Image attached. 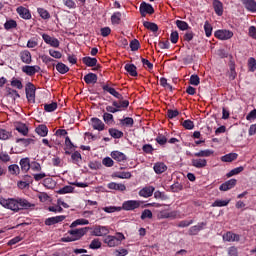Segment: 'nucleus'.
<instances>
[{
  "label": "nucleus",
  "mask_w": 256,
  "mask_h": 256,
  "mask_svg": "<svg viewBox=\"0 0 256 256\" xmlns=\"http://www.w3.org/2000/svg\"><path fill=\"white\" fill-rule=\"evenodd\" d=\"M0 205H2V207H4L5 209H10V211H14V213H19V211L23 209H31V207H35V204L23 198L0 199Z\"/></svg>",
  "instance_id": "obj_1"
},
{
  "label": "nucleus",
  "mask_w": 256,
  "mask_h": 256,
  "mask_svg": "<svg viewBox=\"0 0 256 256\" xmlns=\"http://www.w3.org/2000/svg\"><path fill=\"white\" fill-rule=\"evenodd\" d=\"M123 240H125V235H123L121 232H118L116 236H106L104 238V243L108 245V247H117Z\"/></svg>",
  "instance_id": "obj_2"
},
{
  "label": "nucleus",
  "mask_w": 256,
  "mask_h": 256,
  "mask_svg": "<svg viewBox=\"0 0 256 256\" xmlns=\"http://www.w3.org/2000/svg\"><path fill=\"white\" fill-rule=\"evenodd\" d=\"M112 85H114L111 82H106L105 84L102 85V89L105 93H109L110 95H112V97H115L116 99H118V101H121L123 99V95L121 93H119L117 90H115V88L112 87Z\"/></svg>",
  "instance_id": "obj_3"
},
{
  "label": "nucleus",
  "mask_w": 256,
  "mask_h": 256,
  "mask_svg": "<svg viewBox=\"0 0 256 256\" xmlns=\"http://www.w3.org/2000/svg\"><path fill=\"white\" fill-rule=\"evenodd\" d=\"M35 91L37 88L31 82H28L25 87V93L28 103H35Z\"/></svg>",
  "instance_id": "obj_4"
},
{
  "label": "nucleus",
  "mask_w": 256,
  "mask_h": 256,
  "mask_svg": "<svg viewBox=\"0 0 256 256\" xmlns=\"http://www.w3.org/2000/svg\"><path fill=\"white\" fill-rule=\"evenodd\" d=\"M141 207V201L138 200H127L124 201L121 207V211H135Z\"/></svg>",
  "instance_id": "obj_5"
},
{
  "label": "nucleus",
  "mask_w": 256,
  "mask_h": 256,
  "mask_svg": "<svg viewBox=\"0 0 256 256\" xmlns=\"http://www.w3.org/2000/svg\"><path fill=\"white\" fill-rule=\"evenodd\" d=\"M89 227L79 228V229H72L68 231V234L74 238V241H79L82 237L87 235V231Z\"/></svg>",
  "instance_id": "obj_6"
},
{
  "label": "nucleus",
  "mask_w": 256,
  "mask_h": 256,
  "mask_svg": "<svg viewBox=\"0 0 256 256\" xmlns=\"http://www.w3.org/2000/svg\"><path fill=\"white\" fill-rule=\"evenodd\" d=\"M216 39H220V41H227L233 37V31L231 30H217L214 33Z\"/></svg>",
  "instance_id": "obj_7"
},
{
  "label": "nucleus",
  "mask_w": 256,
  "mask_h": 256,
  "mask_svg": "<svg viewBox=\"0 0 256 256\" xmlns=\"http://www.w3.org/2000/svg\"><path fill=\"white\" fill-rule=\"evenodd\" d=\"M153 13H155L153 5L147 2H142L140 4V14L142 15V17H145L146 15H153Z\"/></svg>",
  "instance_id": "obj_8"
},
{
  "label": "nucleus",
  "mask_w": 256,
  "mask_h": 256,
  "mask_svg": "<svg viewBox=\"0 0 256 256\" xmlns=\"http://www.w3.org/2000/svg\"><path fill=\"white\" fill-rule=\"evenodd\" d=\"M39 71H41V67L37 65H25L22 67V73H25L26 75H28V77H33V75H35V73H39Z\"/></svg>",
  "instance_id": "obj_9"
},
{
  "label": "nucleus",
  "mask_w": 256,
  "mask_h": 256,
  "mask_svg": "<svg viewBox=\"0 0 256 256\" xmlns=\"http://www.w3.org/2000/svg\"><path fill=\"white\" fill-rule=\"evenodd\" d=\"M113 107H115L117 113H119L120 111H125V109H127V107H129V100H114L112 102Z\"/></svg>",
  "instance_id": "obj_10"
},
{
  "label": "nucleus",
  "mask_w": 256,
  "mask_h": 256,
  "mask_svg": "<svg viewBox=\"0 0 256 256\" xmlns=\"http://www.w3.org/2000/svg\"><path fill=\"white\" fill-rule=\"evenodd\" d=\"M95 237H103V235H109V228L107 226H95L92 232Z\"/></svg>",
  "instance_id": "obj_11"
},
{
  "label": "nucleus",
  "mask_w": 256,
  "mask_h": 256,
  "mask_svg": "<svg viewBox=\"0 0 256 256\" xmlns=\"http://www.w3.org/2000/svg\"><path fill=\"white\" fill-rule=\"evenodd\" d=\"M206 226H207V222H200L197 225H194L189 228L188 235H191V236L199 235V232L203 231V229H205Z\"/></svg>",
  "instance_id": "obj_12"
},
{
  "label": "nucleus",
  "mask_w": 256,
  "mask_h": 256,
  "mask_svg": "<svg viewBox=\"0 0 256 256\" xmlns=\"http://www.w3.org/2000/svg\"><path fill=\"white\" fill-rule=\"evenodd\" d=\"M92 129L95 131H105V123L101 119L94 117L90 119Z\"/></svg>",
  "instance_id": "obj_13"
},
{
  "label": "nucleus",
  "mask_w": 256,
  "mask_h": 256,
  "mask_svg": "<svg viewBox=\"0 0 256 256\" xmlns=\"http://www.w3.org/2000/svg\"><path fill=\"white\" fill-rule=\"evenodd\" d=\"M42 39L47 45H50V47L57 48L60 45L59 39L53 38L49 34H42Z\"/></svg>",
  "instance_id": "obj_14"
},
{
  "label": "nucleus",
  "mask_w": 256,
  "mask_h": 256,
  "mask_svg": "<svg viewBox=\"0 0 256 256\" xmlns=\"http://www.w3.org/2000/svg\"><path fill=\"white\" fill-rule=\"evenodd\" d=\"M66 218L67 217L65 215L54 216V217L47 218L44 223L48 227H51V225H57V223H61L65 221Z\"/></svg>",
  "instance_id": "obj_15"
},
{
  "label": "nucleus",
  "mask_w": 256,
  "mask_h": 256,
  "mask_svg": "<svg viewBox=\"0 0 256 256\" xmlns=\"http://www.w3.org/2000/svg\"><path fill=\"white\" fill-rule=\"evenodd\" d=\"M19 57L22 61V63H25L26 65H31L33 63V58L31 56V52L29 50H23L20 52Z\"/></svg>",
  "instance_id": "obj_16"
},
{
  "label": "nucleus",
  "mask_w": 256,
  "mask_h": 256,
  "mask_svg": "<svg viewBox=\"0 0 256 256\" xmlns=\"http://www.w3.org/2000/svg\"><path fill=\"white\" fill-rule=\"evenodd\" d=\"M153 193H155V187L153 186H146L144 188H142L139 191V196L140 197H144L145 199L152 197Z\"/></svg>",
  "instance_id": "obj_17"
},
{
  "label": "nucleus",
  "mask_w": 256,
  "mask_h": 256,
  "mask_svg": "<svg viewBox=\"0 0 256 256\" xmlns=\"http://www.w3.org/2000/svg\"><path fill=\"white\" fill-rule=\"evenodd\" d=\"M242 5L250 13H256V1L255 0H240Z\"/></svg>",
  "instance_id": "obj_18"
},
{
  "label": "nucleus",
  "mask_w": 256,
  "mask_h": 256,
  "mask_svg": "<svg viewBox=\"0 0 256 256\" xmlns=\"http://www.w3.org/2000/svg\"><path fill=\"white\" fill-rule=\"evenodd\" d=\"M158 219H177V211L162 210L158 213Z\"/></svg>",
  "instance_id": "obj_19"
},
{
  "label": "nucleus",
  "mask_w": 256,
  "mask_h": 256,
  "mask_svg": "<svg viewBox=\"0 0 256 256\" xmlns=\"http://www.w3.org/2000/svg\"><path fill=\"white\" fill-rule=\"evenodd\" d=\"M110 155L112 159H114V161H117L118 163H125V161H127V155H125L123 152L112 151Z\"/></svg>",
  "instance_id": "obj_20"
},
{
  "label": "nucleus",
  "mask_w": 256,
  "mask_h": 256,
  "mask_svg": "<svg viewBox=\"0 0 256 256\" xmlns=\"http://www.w3.org/2000/svg\"><path fill=\"white\" fill-rule=\"evenodd\" d=\"M237 185V180L236 179H230L226 182H224L222 185H220L219 189L220 191H229L233 189Z\"/></svg>",
  "instance_id": "obj_21"
},
{
  "label": "nucleus",
  "mask_w": 256,
  "mask_h": 256,
  "mask_svg": "<svg viewBox=\"0 0 256 256\" xmlns=\"http://www.w3.org/2000/svg\"><path fill=\"white\" fill-rule=\"evenodd\" d=\"M192 167H195L196 169H204V167H207V159H204V158L192 159Z\"/></svg>",
  "instance_id": "obj_22"
},
{
  "label": "nucleus",
  "mask_w": 256,
  "mask_h": 256,
  "mask_svg": "<svg viewBox=\"0 0 256 256\" xmlns=\"http://www.w3.org/2000/svg\"><path fill=\"white\" fill-rule=\"evenodd\" d=\"M19 17H21L22 19H31V12L29 11V9L23 7V6H20L16 9Z\"/></svg>",
  "instance_id": "obj_23"
},
{
  "label": "nucleus",
  "mask_w": 256,
  "mask_h": 256,
  "mask_svg": "<svg viewBox=\"0 0 256 256\" xmlns=\"http://www.w3.org/2000/svg\"><path fill=\"white\" fill-rule=\"evenodd\" d=\"M153 170L156 175H161L167 171V165L163 162H156L153 166Z\"/></svg>",
  "instance_id": "obj_24"
},
{
  "label": "nucleus",
  "mask_w": 256,
  "mask_h": 256,
  "mask_svg": "<svg viewBox=\"0 0 256 256\" xmlns=\"http://www.w3.org/2000/svg\"><path fill=\"white\" fill-rule=\"evenodd\" d=\"M98 77L97 74L90 72L84 76V82L86 85H95L97 83Z\"/></svg>",
  "instance_id": "obj_25"
},
{
  "label": "nucleus",
  "mask_w": 256,
  "mask_h": 256,
  "mask_svg": "<svg viewBox=\"0 0 256 256\" xmlns=\"http://www.w3.org/2000/svg\"><path fill=\"white\" fill-rule=\"evenodd\" d=\"M15 129L18 131V133H21V135L26 136L29 133V127L25 123L16 122L15 123Z\"/></svg>",
  "instance_id": "obj_26"
},
{
  "label": "nucleus",
  "mask_w": 256,
  "mask_h": 256,
  "mask_svg": "<svg viewBox=\"0 0 256 256\" xmlns=\"http://www.w3.org/2000/svg\"><path fill=\"white\" fill-rule=\"evenodd\" d=\"M119 123H120L121 127H127L129 129H131V127H133V125H135V120H133L132 117H124L123 119L119 120Z\"/></svg>",
  "instance_id": "obj_27"
},
{
  "label": "nucleus",
  "mask_w": 256,
  "mask_h": 256,
  "mask_svg": "<svg viewBox=\"0 0 256 256\" xmlns=\"http://www.w3.org/2000/svg\"><path fill=\"white\" fill-rule=\"evenodd\" d=\"M65 146L66 148L65 150V155H71V149H77V146H75V144H73V142L71 141V138H69V136H66L65 138Z\"/></svg>",
  "instance_id": "obj_28"
},
{
  "label": "nucleus",
  "mask_w": 256,
  "mask_h": 256,
  "mask_svg": "<svg viewBox=\"0 0 256 256\" xmlns=\"http://www.w3.org/2000/svg\"><path fill=\"white\" fill-rule=\"evenodd\" d=\"M213 8H214L216 15H218V17H221V15H223V2L222 1L214 0Z\"/></svg>",
  "instance_id": "obj_29"
},
{
  "label": "nucleus",
  "mask_w": 256,
  "mask_h": 256,
  "mask_svg": "<svg viewBox=\"0 0 256 256\" xmlns=\"http://www.w3.org/2000/svg\"><path fill=\"white\" fill-rule=\"evenodd\" d=\"M20 167L24 173H27L31 169V160L29 158H22L20 160Z\"/></svg>",
  "instance_id": "obj_30"
},
{
  "label": "nucleus",
  "mask_w": 256,
  "mask_h": 256,
  "mask_svg": "<svg viewBox=\"0 0 256 256\" xmlns=\"http://www.w3.org/2000/svg\"><path fill=\"white\" fill-rule=\"evenodd\" d=\"M124 69L131 77H137L139 75V73H137V66H135V64H126Z\"/></svg>",
  "instance_id": "obj_31"
},
{
  "label": "nucleus",
  "mask_w": 256,
  "mask_h": 256,
  "mask_svg": "<svg viewBox=\"0 0 256 256\" xmlns=\"http://www.w3.org/2000/svg\"><path fill=\"white\" fill-rule=\"evenodd\" d=\"M123 17V14L119 11L114 12L110 18V21L112 25H121V18Z\"/></svg>",
  "instance_id": "obj_32"
},
{
  "label": "nucleus",
  "mask_w": 256,
  "mask_h": 256,
  "mask_svg": "<svg viewBox=\"0 0 256 256\" xmlns=\"http://www.w3.org/2000/svg\"><path fill=\"white\" fill-rule=\"evenodd\" d=\"M108 189H112L114 191H126L127 186H125V184L111 182L108 184Z\"/></svg>",
  "instance_id": "obj_33"
},
{
  "label": "nucleus",
  "mask_w": 256,
  "mask_h": 256,
  "mask_svg": "<svg viewBox=\"0 0 256 256\" xmlns=\"http://www.w3.org/2000/svg\"><path fill=\"white\" fill-rule=\"evenodd\" d=\"M71 161L74 165H79L81 161H83V158L81 156V153L79 151H71Z\"/></svg>",
  "instance_id": "obj_34"
},
{
  "label": "nucleus",
  "mask_w": 256,
  "mask_h": 256,
  "mask_svg": "<svg viewBox=\"0 0 256 256\" xmlns=\"http://www.w3.org/2000/svg\"><path fill=\"white\" fill-rule=\"evenodd\" d=\"M237 157H239V154L237 153H229L221 157V161L223 163H232V161L237 160Z\"/></svg>",
  "instance_id": "obj_35"
},
{
  "label": "nucleus",
  "mask_w": 256,
  "mask_h": 256,
  "mask_svg": "<svg viewBox=\"0 0 256 256\" xmlns=\"http://www.w3.org/2000/svg\"><path fill=\"white\" fill-rule=\"evenodd\" d=\"M82 63H84L86 67H95L97 65V58L86 56L82 58Z\"/></svg>",
  "instance_id": "obj_36"
},
{
  "label": "nucleus",
  "mask_w": 256,
  "mask_h": 256,
  "mask_svg": "<svg viewBox=\"0 0 256 256\" xmlns=\"http://www.w3.org/2000/svg\"><path fill=\"white\" fill-rule=\"evenodd\" d=\"M143 26L145 27V29L152 31V33H157L159 31V26H157V24L153 22L144 21Z\"/></svg>",
  "instance_id": "obj_37"
},
{
  "label": "nucleus",
  "mask_w": 256,
  "mask_h": 256,
  "mask_svg": "<svg viewBox=\"0 0 256 256\" xmlns=\"http://www.w3.org/2000/svg\"><path fill=\"white\" fill-rule=\"evenodd\" d=\"M108 133H109V135H111L112 136V138L113 139H122V137H123V131H120L119 129H117V128H110L109 130H108Z\"/></svg>",
  "instance_id": "obj_38"
},
{
  "label": "nucleus",
  "mask_w": 256,
  "mask_h": 256,
  "mask_svg": "<svg viewBox=\"0 0 256 256\" xmlns=\"http://www.w3.org/2000/svg\"><path fill=\"white\" fill-rule=\"evenodd\" d=\"M36 133L40 135V137H47L49 133V128H47V125L41 124L38 127H36Z\"/></svg>",
  "instance_id": "obj_39"
},
{
  "label": "nucleus",
  "mask_w": 256,
  "mask_h": 256,
  "mask_svg": "<svg viewBox=\"0 0 256 256\" xmlns=\"http://www.w3.org/2000/svg\"><path fill=\"white\" fill-rule=\"evenodd\" d=\"M102 119L106 125H113V123H115V118L113 117V114L109 112H105L102 116Z\"/></svg>",
  "instance_id": "obj_40"
},
{
  "label": "nucleus",
  "mask_w": 256,
  "mask_h": 256,
  "mask_svg": "<svg viewBox=\"0 0 256 256\" xmlns=\"http://www.w3.org/2000/svg\"><path fill=\"white\" fill-rule=\"evenodd\" d=\"M214 151L213 150H200L199 152H196L194 154H191L193 157H211L213 155Z\"/></svg>",
  "instance_id": "obj_41"
},
{
  "label": "nucleus",
  "mask_w": 256,
  "mask_h": 256,
  "mask_svg": "<svg viewBox=\"0 0 256 256\" xmlns=\"http://www.w3.org/2000/svg\"><path fill=\"white\" fill-rule=\"evenodd\" d=\"M223 240L228 242L239 241V235L233 232H227L226 234L223 235Z\"/></svg>",
  "instance_id": "obj_42"
},
{
  "label": "nucleus",
  "mask_w": 256,
  "mask_h": 256,
  "mask_svg": "<svg viewBox=\"0 0 256 256\" xmlns=\"http://www.w3.org/2000/svg\"><path fill=\"white\" fill-rule=\"evenodd\" d=\"M56 71H58V73H60L61 75H65V73H69V67L63 64V62H59L56 65Z\"/></svg>",
  "instance_id": "obj_43"
},
{
  "label": "nucleus",
  "mask_w": 256,
  "mask_h": 256,
  "mask_svg": "<svg viewBox=\"0 0 256 256\" xmlns=\"http://www.w3.org/2000/svg\"><path fill=\"white\" fill-rule=\"evenodd\" d=\"M12 137H13V133L11 131L0 129V139L2 141H7V139H11Z\"/></svg>",
  "instance_id": "obj_44"
},
{
  "label": "nucleus",
  "mask_w": 256,
  "mask_h": 256,
  "mask_svg": "<svg viewBox=\"0 0 256 256\" xmlns=\"http://www.w3.org/2000/svg\"><path fill=\"white\" fill-rule=\"evenodd\" d=\"M4 29H6V31H9L11 29H17V21L13 19L7 20L4 23Z\"/></svg>",
  "instance_id": "obj_45"
},
{
  "label": "nucleus",
  "mask_w": 256,
  "mask_h": 256,
  "mask_svg": "<svg viewBox=\"0 0 256 256\" xmlns=\"http://www.w3.org/2000/svg\"><path fill=\"white\" fill-rule=\"evenodd\" d=\"M194 59H195V55H193V54L186 53L182 56V61H183L184 65H191V63H193Z\"/></svg>",
  "instance_id": "obj_46"
},
{
  "label": "nucleus",
  "mask_w": 256,
  "mask_h": 256,
  "mask_svg": "<svg viewBox=\"0 0 256 256\" xmlns=\"http://www.w3.org/2000/svg\"><path fill=\"white\" fill-rule=\"evenodd\" d=\"M230 201L231 200H219V199H217L212 203L211 207H227L229 205Z\"/></svg>",
  "instance_id": "obj_47"
},
{
  "label": "nucleus",
  "mask_w": 256,
  "mask_h": 256,
  "mask_svg": "<svg viewBox=\"0 0 256 256\" xmlns=\"http://www.w3.org/2000/svg\"><path fill=\"white\" fill-rule=\"evenodd\" d=\"M117 179H131V172H116L112 175Z\"/></svg>",
  "instance_id": "obj_48"
},
{
  "label": "nucleus",
  "mask_w": 256,
  "mask_h": 256,
  "mask_svg": "<svg viewBox=\"0 0 256 256\" xmlns=\"http://www.w3.org/2000/svg\"><path fill=\"white\" fill-rule=\"evenodd\" d=\"M43 185L46 189H55V180L52 178H45L43 180Z\"/></svg>",
  "instance_id": "obj_49"
},
{
  "label": "nucleus",
  "mask_w": 256,
  "mask_h": 256,
  "mask_svg": "<svg viewBox=\"0 0 256 256\" xmlns=\"http://www.w3.org/2000/svg\"><path fill=\"white\" fill-rule=\"evenodd\" d=\"M176 26L178 29H180V31H187L190 29L189 24L182 20H176Z\"/></svg>",
  "instance_id": "obj_50"
},
{
  "label": "nucleus",
  "mask_w": 256,
  "mask_h": 256,
  "mask_svg": "<svg viewBox=\"0 0 256 256\" xmlns=\"http://www.w3.org/2000/svg\"><path fill=\"white\" fill-rule=\"evenodd\" d=\"M77 225H89V220L83 218L77 219L71 223L70 228L73 229L77 227Z\"/></svg>",
  "instance_id": "obj_51"
},
{
  "label": "nucleus",
  "mask_w": 256,
  "mask_h": 256,
  "mask_svg": "<svg viewBox=\"0 0 256 256\" xmlns=\"http://www.w3.org/2000/svg\"><path fill=\"white\" fill-rule=\"evenodd\" d=\"M8 171L10 175H19V173L21 172V169L19 168V165L12 164L8 167Z\"/></svg>",
  "instance_id": "obj_52"
},
{
  "label": "nucleus",
  "mask_w": 256,
  "mask_h": 256,
  "mask_svg": "<svg viewBox=\"0 0 256 256\" xmlns=\"http://www.w3.org/2000/svg\"><path fill=\"white\" fill-rule=\"evenodd\" d=\"M204 31H205L206 37H211V35H213V26H211L209 21H206L204 23Z\"/></svg>",
  "instance_id": "obj_53"
},
{
  "label": "nucleus",
  "mask_w": 256,
  "mask_h": 256,
  "mask_svg": "<svg viewBox=\"0 0 256 256\" xmlns=\"http://www.w3.org/2000/svg\"><path fill=\"white\" fill-rule=\"evenodd\" d=\"M248 69L251 73H255L256 71V60L254 57H250L248 59Z\"/></svg>",
  "instance_id": "obj_54"
},
{
  "label": "nucleus",
  "mask_w": 256,
  "mask_h": 256,
  "mask_svg": "<svg viewBox=\"0 0 256 256\" xmlns=\"http://www.w3.org/2000/svg\"><path fill=\"white\" fill-rule=\"evenodd\" d=\"M181 125L182 127H184V129H187L188 131L195 129V123L189 119L182 122Z\"/></svg>",
  "instance_id": "obj_55"
},
{
  "label": "nucleus",
  "mask_w": 256,
  "mask_h": 256,
  "mask_svg": "<svg viewBox=\"0 0 256 256\" xmlns=\"http://www.w3.org/2000/svg\"><path fill=\"white\" fill-rule=\"evenodd\" d=\"M75 188L73 186H64L57 191L58 195H66V193H73Z\"/></svg>",
  "instance_id": "obj_56"
},
{
  "label": "nucleus",
  "mask_w": 256,
  "mask_h": 256,
  "mask_svg": "<svg viewBox=\"0 0 256 256\" xmlns=\"http://www.w3.org/2000/svg\"><path fill=\"white\" fill-rule=\"evenodd\" d=\"M37 12L42 19H51V14H49V11L45 10L44 8H38Z\"/></svg>",
  "instance_id": "obj_57"
},
{
  "label": "nucleus",
  "mask_w": 256,
  "mask_h": 256,
  "mask_svg": "<svg viewBox=\"0 0 256 256\" xmlns=\"http://www.w3.org/2000/svg\"><path fill=\"white\" fill-rule=\"evenodd\" d=\"M57 109V103L56 102H52L50 104H45L44 105V110L46 111V113H53V111H55Z\"/></svg>",
  "instance_id": "obj_58"
},
{
  "label": "nucleus",
  "mask_w": 256,
  "mask_h": 256,
  "mask_svg": "<svg viewBox=\"0 0 256 256\" xmlns=\"http://www.w3.org/2000/svg\"><path fill=\"white\" fill-rule=\"evenodd\" d=\"M140 219H142V221H145V219H153V212H151L149 209H145L142 212Z\"/></svg>",
  "instance_id": "obj_59"
},
{
  "label": "nucleus",
  "mask_w": 256,
  "mask_h": 256,
  "mask_svg": "<svg viewBox=\"0 0 256 256\" xmlns=\"http://www.w3.org/2000/svg\"><path fill=\"white\" fill-rule=\"evenodd\" d=\"M102 210L105 211V213H116L118 211H121V207L106 206V207L102 208Z\"/></svg>",
  "instance_id": "obj_60"
},
{
  "label": "nucleus",
  "mask_w": 256,
  "mask_h": 256,
  "mask_svg": "<svg viewBox=\"0 0 256 256\" xmlns=\"http://www.w3.org/2000/svg\"><path fill=\"white\" fill-rule=\"evenodd\" d=\"M140 47H141V43H139V40L133 39L130 42V49H131V51H139Z\"/></svg>",
  "instance_id": "obj_61"
},
{
  "label": "nucleus",
  "mask_w": 256,
  "mask_h": 256,
  "mask_svg": "<svg viewBox=\"0 0 256 256\" xmlns=\"http://www.w3.org/2000/svg\"><path fill=\"white\" fill-rule=\"evenodd\" d=\"M90 249H101V241L98 238H95L91 241L89 245Z\"/></svg>",
  "instance_id": "obj_62"
},
{
  "label": "nucleus",
  "mask_w": 256,
  "mask_h": 256,
  "mask_svg": "<svg viewBox=\"0 0 256 256\" xmlns=\"http://www.w3.org/2000/svg\"><path fill=\"white\" fill-rule=\"evenodd\" d=\"M11 87H16V89H23V82H21V80L16 79V78H12L11 81Z\"/></svg>",
  "instance_id": "obj_63"
},
{
  "label": "nucleus",
  "mask_w": 256,
  "mask_h": 256,
  "mask_svg": "<svg viewBox=\"0 0 256 256\" xmlns=\"http://www.w3.org/2000/svg\"><path fill=\"white\" fill-rule=\"evenodd\" d=\"M102 165H104V167H113L115 165V161H113L111 157H105L102 160Z\"/></svg>",
  "instance_id": "obj_64"
}]
</instances>
